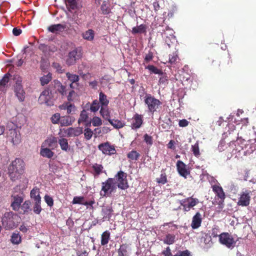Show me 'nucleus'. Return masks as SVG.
<instances>
[{"instance_id":"obj_6","label":"nucleus","mask_w":256,"mask_h":256,"mask_svg":"<svg viewBox=\"0 0 256 256\" xmlns=\"http://www.w3.org/2000/svg\"><path fill=\"white\" fill-rule=\"evenodd\" d=\"M127 174L124 172L120 170L115 175L114 182L117 183V186L121 190H126L128 188V184L126 179Z\"/></svg>"},{"instance_id":"obj_30","label":"nucleus","mask_w":256,"mask_h":256,"mask_svg":"<svg viewBox=\"0 0 256 256\" xmlns=\"http://www.w3.org/2000/svg\"><path fill=\"white\" fill-rule=\"evenodd\" d=\"M74 122V119L70 116H62L60 120V124L61 126H68L71 125Z\"/></svg>"},{"instance_id":"obj_24","label":"nucleus","mask_w":256,"mask_h":256,"mask_svg":"<svg viewBox=\"0 0 256 256\" xmlns=\"http://www.w3.org/2000/svg\"><path fill=\"white\" fill-rule=\"evenodd\" d=\"M40 154L43 157L51 158L54 156V152L50 148H44V146H42Z\"/></svg>"},{"instance_id":"obj_19","label":"nucleus","mask_w":256,"mask_h":256,"mask_svg":"<svg viewBox=\"0 0 256 256\" xmlns=\"http://www.w3.org/2000/svg\"><path fill=\"white\" fill-rule=\"evenodd\" d=\"M202 222L201 214L199 212H197L192 218L191 226L193 229H196L200 226Z\"/></svg>"},{"instance_id":"obj_5","label":"nucleus","mask_w":256,"mask_h":256,"mask_svg":"<svg viewBox=\"0 0 256 256\" xmlns=\"http://www.w3.org/2000/svg\"><path fill=\"white\" fill-rule=\"evenodd\" d=\"M116 188V182L112 178H108L102 182L100 195L102 196H110Z\"/></svg>"},{"instance_id":"obj_22","label":"nucleus","mask_w":256,"mask_h":256,"mask_svg":"<svg viewBox=\"0 0 256 256\" xmlns=\"http://www.w3.org/2000/svg\"><path fill=\"white\" fill-rule=\"evenodd\" d=\"M66 132L67 136L69 137L78 136L82 134V128H68Z\"/></svg>"},{"instance_id":"obj_61","label":"nucleus","mask_w":256,"mask_h":256,"mask_svg":"<svg viewBox=\"0 0 256 256\" xmlns=\"http://www.w3.org/2000/svg\"><path fill=\"white\" fill-rule=\"evenodd\" d=\"M144 141L149 145H152L153 143L152 136L148 135L147 134L144 135Z\"/></svg>"},{"instance_id":"obj_48","label":"nucleus","mask_w":256,"mask_h":256,"mask_svg":"<svg viewBox=\"0 0 256 256\" xmlns=\"http://www.w3.org/2000/svg\"><path fill=\"white\" fill-rule=\"evenodd\" d=\"M88 118V114L86 111L84 110L80 112V118L78 120V122L80 124L82 122H87Z\"/></svg>"},{"instance_id":"obj_40","label":"nucleus","mask_w":256,"mask_h":256,"mask_svg":"<svg viewBox=\"0 0 256 256\" xmlns=\"http://www.w3.org/2000/svg\"><path fill=\"white\" fill-rule=\"evenodd\" d=\"M140 156V154L136 150H132L127 154V157L131 160H137Z\"/></svg>"},{"instance_id":"obj_14","label":"nucleus","mask_w":256,"mask_h":256,"mask_svg":"<svg viewBox=\"0 0 256 256\" xmlns=\"http://www.w3.org/2000/svg\"><path fill=\"white\" fill-rule=\"evenodd\" d=\"M66 28L67 26L65 24H58L50 26L48 28V30L56 34H60L66 30Z\"/></svg>"},{"instance_id":"obj_54","label":"nucleus","mask_w":256,"mask_h":256,"mask_svg":"<svg viewBox=\"0 0 256 256\" xmlns=\"http://www.w3.org/2000/svg\"><path fill=\"white\" fill-rule=\"evenodd\" d=\"M84 198V196H74L73 198L72 203L73 204H83Z\"/></svg>"},{"instance_id":"obj_11","label":"nucleus","mask_w":256,"mask_h":256,"mask_svg":"<svg viewBox=\"0 0 256 256\" xmlns=\"http://www.w3.org/2000/svg\"><path fill=\"white\" fill-rule=\"evenodd\" d=\"M24 194L23 192H20L18 194H14L12 196L13 201L11 204V207L15 211L19 210L22 203L24 200Z\"/></svg>"},{"instance_id":"obj_46","label":"nucleus","mask_w":256,"mask_h":256,"mask_svg":"<svg viewBox=\"0 0 256 256\" xmlns=\"http://www.w3.org/2000/svg\"><path fill=\"white\" fill-rule=\"evenodd\" d=\"M34 206H33V210L34 212L36 214H40L42 210V207H41V200H38L36 202H34Z\"/></svg>"},{"instance_id":"obj_12","label":"nucleus","mask_w":256,"mask_h":256,"mask_svg":"<svg viewBox=\"0 0 256 256\" xmlns=\"http://www.w3.org/2000/svg\"><path fill=\"white\" fill-rule=\"evenodd\" d=\"M251 192L246 190L242 192L238 198V204L242 206H246L250 204Z\"/></svg>"},{"instance_id":"obj_53","label":"nucleus","mask_w":256,"mask_h":256,"mask_svg":"<svg viewBox=\"0 0 256 256\" xmlns=\"http://www.w3.org/2000/svg\"><path fill=\"white\" fill-rule=\"evenodd\" d=\"M93 134L92 130L90 128H86L84 130V138L86 140H90L92 138Z\"/></svg>"},{"instance_id":"obj_28","label":"nucleus","mask_w":256,"mask_h":256,"mask_svg":"<svg viewBox=\"0 0 256 256\" xmlns=\"http://www.w3.org/2000/svg\"><path fill=\"white\" fill-rule=\"evenodd\" d=\"M40 189L37 187H34L30 192V198L34 202L41 200V198L40 195Z\"/></svg>"},{"instance_id":"obj_31","label":"nucleus","mask_w":256,"mask_h":256,"mask_svg":"<svg viewBox=\"0 0 256 256\" xmlns=\"http://www.w3.org/2000/svg\"><path fill=\"white\" fill-rule=\"evenodd\" d=\"M94 32L92 29H89L82 34V38L87 40L91 41L94 38Z\"/></svg>"},{"instance_id":"obj_42","label":"nucleus","mask_w":256,"mask_h":256,"mask_svg":"<svg viewBox=\"0 0 256 256\" xmlns=\"http://www.w3.org/2000/svg\"><path fill=\"white\" fill-rule=\"evenodd\" d=\"M31 202L30 200H26L22 205L20 206V208L23 210L24 214L28 213L29 211L31 210L30 209Z\"/></svg>"},{"instance_id":"obj_2","label":"nucleus","mask_w":256,"mask_h":256,"mask_svg":"<svg viewBox=\"0 0 256 256\" xmlns=\"http://www.w3.org/2000/svg\"><path fill=\"white\" fill-rule=\"evenodd\" d=\"M20 220V218L18 214L12 212H6L2 218V224L6 230H12L18 226Z\"/></svg>"},{"instance_id":"obj_35","label":"nucleus","mask_w":256,"mask_h":256,"mask_svg":"<svg viewBox=\"0 0 256 256\" xmlns=\"http://www.w3.org/2000/svg\"><path fill=\"white\" fill-rule=\"evenodd\" d=\"M52 80V74L49 72L46 75H44L40 78V84L44 86L49 83Z\"/></svg>"},{"instance_id":"obj_62","label":"nucleus","mask_w":256,"mask_h":256,"mask_svg":"<svg viewBox=\"0 0 256 256\" xmlns=\"http://www.w3.org/2000/svg\"><path fill=\"white\" fill-rule=\"evenodd\" d=\"M153 57V52L151 51H149L146 54L144 57V61H146V62H148L152 60Z\"/></svg>"},{"instance_id":"obj_64","label":"nucleus","mask_w":256,"mask_h":256,"mask_svg":"<svg viewBox=\"0 0 256 256\" xmlns=\"http://www.w3.org/2000/svg\"><path fill=\"white\" fill-rule=\"evenodd\" d=\"M76 110V107L75 106L70 104L68 106L66 110H67V114H72Z\"/></svg>"},{"instance_id":"obj_39","label":"nucleus","mask_w":256,"mask_h":256,"mask_svg":"<svg viewBox=\"0 0 256 256\" xmlns=\"http://www.w3.org/2000/svg\"><path fill=\"white\" fill-rule=\"evenodd\" d=\"M92 168L94 171V174L96 176H99L102 172L104 167L102 164H95L92 165Z\"/></svg>"},{"instance_id":"obj_52","label":"nucleus","mask_w":256,"mask_h":256,"mask_svg":"<svg viewBox=\"0 0 256 256\" xmlns=\"http://www.w3.org/2000/svg\"><path fill=\"white\" fill-rule=\"evenodd\" d=\"M192 150L195 156L198 157L200 156L199 146L198 142H196L192 146Z\"/></svg>"},{"instance_id":"obj_29","label":"nucleus","mask_w":256,"mask_h":256,"mask_svg":"<svg viewBox=\"0 0 256 256\" xmlns=\"http://www.w3.org/2000/svg\"><path fill=\"white\" fill-rule=\"evenodd\" d=\"M110 232L108 230H106L101 235V245H106L110 239Z\"/></svg>"},{"instance_id":"obj_17","label":"nucleus","mask_w":256,"mask_h":256,"mask_svg":"<svg viewBox=\"0 0 256 256\" xmlns=\"http://www.w3.org/2000/svg\"><path fill=\"white\" fill-rule=\"evenodd\" d=\"M176 166L178 172L180 176L186 178L187 176L190 174V172L187 168V166L182 161L178 160Z\"/></svg>"},{"instance_id":"obj_25","label":"nucleus","mask_w":256,"mask_h":256,"mask_svg":"<svg viewBox=\"0 0 256 256\" xmlns=\"http://www.w3.org/2000/svg\"><path fill=\"white\" fill-rule=\"evenodd\" d=\"M147 26L146 24H142L138 26L134 27L132 32L133 34H144L146 32Z\"/></svg>"},{"instance_id":"obj_32","label":"nucleus","mask_w":256,"mask_h":256,"mask_svg":"<svg viewBox=\"0 0 256 256\" xmlns=\"http://www.w3.org/2000/svg\"><path fill=\"white\" fill-rule=\"evenodd\" d=\"M12 138V142L14 144H18L20 143L21 141L20 136V134H18L15 130L12 131L10 132Z\"/></svg>"},{"instance_id":"obj_36","label":"nucleus","mask_w":256,"mask_h":256,"mask_svg":"<svg viewBox=\"0 0 256 256\" xmlns=\"http://www.w3.org/2000/svg\"><path fill=\"white\" fill-rule=\"evenodd\" d=\"M99 101L102 106H108L109 100L107 98V96L102 92L99 94Z\"/></svg>"},{"instance_id":"obj_33","label":"nucleus","mask_w":256,"mask_h":256,"mask_svg":"<svg viewBox=\"0 0 256 256\" xmlns=\"http://www.w3.org/2000/svg\"><path fill=\"white\" fill-rule=\"evenodd\" d=\"M128 245L126 244L120 246L118 250V256H128Z\"/></svg>"},{"instance_id":"obj_44","label":"nucleus","mask_w":256,"mask_h":256,"mask_svg":"<svg viewBox=\"0 0 256 256\" xmlns=\"http://www.w3.org/2000/svg\"><path fill=\"white\" fill-rule=\"evenodd\" d=\"M178 60V56L176 52L169 55L168 62L170 63V64L173 65L176 64Z\"/></svg>"},{"instance_id":"obj_4","label":"nucleus","mask_w":256,"mask_h":256,"mask_svg":"<svg viewBox=\"0 0 256 256\" xmlns=\"http://www.w3.org/2000/svg\"><path fill=\"white\" fill-rule=\"evenodd\" d=\"M144 101L149 112L154 114L162 104V102L150 94L146 93Z\"/></svg>"},{"instance_id":"obj_15","label":"nucleus","mask_w":256,"mask_h":256,"mask_svg":"<svg viewBox=\"0 0 256 256\" xmlns=\"http://www.w3.org/2000/svg\"><path fill=\"white\" fill-rule=\"evenodd\" d=\"M142 116L136 114L132 118L130 127L132 130H137L142 126Z\"/></svg>"},{"instance_id":"obj_16","label":"nucleus","mask_w":256,"mask_h":256,"mask_svg":"<svg viewBox=\"0 0 256 256\" xmlns=\"http://www.w3.org/2000/svg\"><path fill=\"white\" fill-rule=\"evenodd\" d=\"M66 8L69 11L80 10L82 7V0H65Z\"/></svg>"},{"instance_id":"obj_38","label":"nucleus","mask_w":256,"mask_h":256,"mask_svg":"<svg viewBox=\"0 0 256 256\" xmlns=\"http://www.w3.org/2000/svg\"><path fill=\"white\" fill-rule=\"evenodd\" d=\"M202 241H203L207 247H210L212 244L211 236L208 234H205L202 238Z\"/></svg>"},{"instance_id":"obj_23","label":"nucleus","mask_w":256,"mask_h":256,"mask_svg":"<svg viewBox=\"0 0 256 256\" xmlns=\"http://www.w3.org/2000/svg\"><path fill=\"white\" fill-rule=\"evenodd\" d=\"M57 142V138L55 137H52L45 140L42 143V146L54 149L56 146Z\"/></svg>"},{"instance_id":"obj_26","label":"nucleus","mask_w":256,"mask_h":256,"mask_svg":"<svg viewBox=\"0 0 256 256\" xmlns=\"http://www.w3.org/2000/svg\"><path fill=\"white\" fill-rule=\"evenodd\" d=\"M108 122L112 125L114 128L120 129L122 128L125 126V123L118 120L110 119Z\"/></svg>"},{"instance_id":"obj_18","label":"nucleus","mask_w":256,"mask_h":256,"mask_svg":"<svg viewBox=\"0 0 256 256\" xmlns=\"http://www.w3.org/2000/svg\"><path fill=\"white\" fill-rule=\"evenodd\" d=\"M212 189L216 196L222 202H224L226 198V194L222 187L220 186L214 184L212 186Z\"/></svg>"},{"instance_id":"obj_60","label":"nucleus","mask_w":256,"mask_h":256,"mask_svg":"<svg viewBox=\"0 0 256 256\" xmlns=\"http://www.w3.org/2000/svg\"><path fill=\"white\" fill-rule=\"evenodd\" d=\"M44 200L48 206H52L54 205V200L51 196L48 195H46L44 196Z\"/></svg>"},{"instance_id":"obj_20","label":"nucleus","mask_w":256,"mask_h":256,"mask_svg":"<svg viewBox=\"0 0 256 256\" xmlns=\"http://www.w3.org/2000/svg\"><path fill=\"white\" fill-rule=\"evenodd\" d=\"M54 87L56 90V92L60 93L62 96L66 94V86H63L62 84L58 80H55L54 82Z\"/></svg>"},{"instance_id":"obj_13","label":"nucleus","mask_w":256,"mask_h":256,"mask_svg":"<svg viewBox=\"0 0 256 256\" xmlns=\"http://www.w3.org/2000/svg\"><path fill=\"white\" fill-rule=\"evenodd\" d=\"M39 100L42 103L51 106L54 105V101L52 99V92L48 89L44 90L40 94Z\"/></svg>"},{"instance_id":"obj_10","label":"nucleus","mask_w":256,"mask_h":256,"mask_svg":"<svg viewBox=\"0 0 256 256\" xmlns=\"http://www.w3.org/2000/svg\"><path fill=\"white\" fill-rule=\"evenodd\" d=\"M98 148L104 154L106 155L111 156L116 153L114 146L111 145L108 142L100 144L98 146Z\"/></svg>"},{"instance_id":"obj_47","label":"nucleus","mask_w":256,"mask_h":256,"mask_svg":"<svg viewBox=\"0 0 256 256\" xmlns=\"http://www.w3.org/2000/svg\"><path fill=\"white\" fill-rule=\"evenodd\" d=\"M156 182L158 184H164L168 182L167 176L165 172L161 174L160 177L156 178Z\"/></svg>"},{"instance_id":"obj_8","label":"nucleus","mask_w":256,"mask_h":256,"mask_svg":"<svg viewBox=\"0 0 256 256\" xmlns=\"http://www.w3.org/2000/svg\"><path fill=\"white\" fill-rule=\"evenodd\" d=\"M199 203V200L192 196L182 200L180 202V205L182 206V210L185 212H189L192 208Z\"/></svg>"},{"instance_id":"obj_49","label":"nucleus","mask_w":256,"mask_h":256,"mask_svg":"<svg viewBox=\"0 0 256 256\" xmlns=\"http://www.w3.org/2000/svg\"><path fill=\"white\" fill-rule=\"evenodd\" d=\"M66 76L68 80L71 82H72V83H77L80 80L78 76L74 74H72L70 72H67L66 74Z\"/></svg>"},{"instance_id":"obj_41","label":"nucleus","mask_w":256,"mask_h":256,"mask_svg":"<svg viewBox=\"0 0 256 256\" xmlns=\"http://www.w3.org/2000/svg\"><path fill=\"white\" fill-rule=\"evenodd\" d=\"M11 242L16 244H20L22 242L21 236L19 233H13L11 236Z\"/></svg>"},{"instance_id":"obj_1","label":"nucleus","mask_w":256,"mask_h":256,"mask_svg":"<svg viewBox=\"0 0 256 256\" xmlns=\"http://www.w3.org/2000/svg\"><path fill=\"white\" fill-rule=\"evenodd\" d=\"M24 162L20 158H16L9 165L8 173L12 180L14 181L24 172Z\"/></svg>"},{"instance_id":"obj_57","label":"nucleus","mask_w":256,"mask_h":256,"mask_svg":"<svg viewBox=\"0 0 256 256\" xmlns=\"http://www.w3.org/2000/svg\"><path fill=\"white\" fill-rule=\"evenodd\" d=\"M92 125L94 126H98L102 124L101 119L98 116H94L92 119Z\"/></svg>"},{"instance_id":"obj_45","label":"nucleus","mask_w":256,"mask_h":256,"mask_svg":"<svg viewBox=\"0 0 256 256\" xmlns=\"http://www.w3.org/2000/svg\"><path fill=\"white\" fill-rule=\"evenodd\" d=\"M146 69L148 70L152 73L154 74H162V72L161 70L158 69L154 65H148L146 67Z\"/></svg>"},{"instance_id":"obj_58","label":"nucleus","mask_w":256,"mask_h":256,"mask_svg":"<svg viewBox=\"0 0 256 256\" xmlns=\"http://www.w3.org/2000/svg\"><path fill=\"white\" fill-rule=\"evenodd\" d=\"M180 76L181 78H182L181 80L182 82H191L190 76L189 74L183 72V74H180Z\"/></svg>"},{"instance_id":"obj_56","label":"nucleus","mask_w":256,"mask_h":256,"mask_svg":"<svg viewBox=\"0 0 256 256\" xmlns=\"http://www.w3.org/2000/svg\"><path fill=\"white\" fill-rule=\"evenodd\" d=\"M61 119L60 114L58 113L53 114L51 118V121L53 124H58Z\"/></svg>"},{"instance_id":"obj_63","label":"nucleus","mask_w":256,"mask_h":256,"mask_svg":"<svg viewBox=\"0 0 256 256\" xmlns=\"http://www.w3.org/2000/svg\"><path fill=\"white\" fill-rule=\"evenodd\" d=\"M162 254L164 256H174L172 255L171 250L169 246H168L162 252Z\"/></svg>"},{"instance_id":"obj_51","label":"nucleus","mask_w":256,"mask_h":256,"mask_svg":"<svg viewBox=\"0 0 256 256\" xmlns=\"http://www.w3.org/2000/svg\"><path fill=\"white\" fill-rule=\"evenodd\" d=\"M100 10H101L102 14H108L110 12V10L108 8V6H107L106 2V1H104L103 2L102 4V6H100Z\"/></svg>"},{"instance_id":"obj_27","label":"nucleus","mask_w":256,"mask_h":256,"mask_svg":"<svg viewBox=\"0 0 256 256\" xmlns=\"http://www.w3.org/2000/svg\"><path fill=\"white\" fill-rule=\"evenodd\" d=\"M113 212L112 208L110 206H106L102 209L103 218L109 220L112 216V214Z\"/></svg>"},{"instance_id":"obj_9","label":"nucleus","mask_w":256,"mask_h":256,"mask_svg":"<svg viewBox=\"0 0 256 256\" xmlns=\"http://www.w3.org/2000/svg\"><path fill=\"white\" fill-rule=\"evenodd\" d=\"M220 244L226 246L227 248L234 247L235 242L233 238L228 232H223L218 236Z\"/></svg>"},{"instance_id":"obj_59","label":"nucleus","mask_w":256,"mask_h":256,"mask_svg":"<svg viewBox=\"0 0 256 256\" xmlns=\"http://www.w3.org/2000/svg\"><path fill=\"white\" fill-rule=\"evenodd\" d=\"M174 256H192V255L190 251L186 250L184 251H178Z\"/></svg>"},{"instance_id":"obj_34","label":"nucleus","mask_w":256,"mask_h":256,"mask_svg":"<svg viewBox=\"0 0 256 256\" xmlns=\"http://www.w3.org/2000/svg\"><path fill=\"white\" fill-rule=\"evenodd\" d=\"M58 142L62 150L66 152L70 150V146L67 139L65 138H62L58 140Z\"/></svg>"},{"instance_id":"obj_55","label":"nucleus","mask_w":256,"mask_h":256,"mask_svg":"<svg viewBox=\"0 0 256 256\" xmlns=\"http://www.w3.org/2000/svg\"><path fill=\"white\" fill-rule=\"evenodd\" d=\"M166 30H170L171 32V34H170V37L169 38L166 36V42L168 44V46L170 47V44L169 43L168 40H170V38L172 39L173 40H175V36L172 34V30L170 29L168 26H166Z\"/></svg>"},{"instance_id":"obj_21","label":"nucleus","mask_w":256,"mask_h":256,"mask_svg":"<svg viewBox=\"0 0 256 256\" xmlns=\"http://www.w3.org/2000/svg\"><path fill=\"white\" fill-rule=\"evenodd\" d=\"M11 74L8 72L6 74L0 81V92H4L6 90V87L9 82Z\"/></svg>"},{"instance_id":"obj_50","label":"nucleus","mask_w":256,"mask_h":256,"mask_svg":"<svg viewBox=\"0 0 256 256\" xmlns=\"http://www.w3.org/2000/svg\"><path fill=\"white\" fill-rule=\"evenodd\" d=\"M100 106L98 100H94L91 104L90 110L92 112H97L100 108Z\"/></svg>"},{"instance_id":"obj_37","label":"nucleus","mask_w":256,"mask_h":256,"mask_svg":"<svg viewBox=\"0 0 256 256\" xmlns=\"http://www.w3.org/2000/svg\"><path fill=\"white\" fill-rule=\"evenodd\" d=\"M107 106H102L100 110L101 116L106 120H108L110 118V114Z\"/></svg>"},{"instance_id":"obj_43","label":"nucleus","mask_w":256,"mask_h":256,"mask_svg":"<svg viewBox=\"0 0 256 256\" xmlns=\"http://www.w3.org/2000/svg\"><path fill=\"white\" fill-rule=\"evenodd\" d=\"M175 238L176 236L174 234H168L166 236L164 240V244H172L174 242Z\"/></svg>"},{"instance_id":"obj_7","label":"nucleus","mask_w":256,"mask_h":256,"mask_svg":"<svg viewBox=\"0 0 256 256\" xmlns=\"http://www.w3.org/2000/svg\"><path fill=\"white\" fill-rule=\"evenodd\" d=\"M82 56L80 50L75 48L70 52L66 56V62L68 66L74 64L78 60L80 59Z\"/></svg>"},{"instance_id":"obj_3","label":"nucleus","mask_w":256,"mask_h":256,"mask_svg":"<svg viewBox=\"0 0 256 256\" xmlns=\"http://www.w3.org/2000/svg\"><path fill=\"white\" fill-rule=\"evenodd\" d=\"M12 80L14 81L13 90L15 96L20 102L24 101L26 98V92L22 85V78L18 74H14Z\"/></svg>"}]
</instances>
